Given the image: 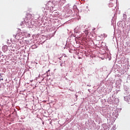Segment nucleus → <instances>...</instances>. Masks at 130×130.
Segmentation results:
<instances>
[{"mask_svg": "<svg viewBox=\"0 0 130 130\" xmlns=\"http://www.w3.org/2000/svg\"><path fill=\"white\" fill-rule=\"evenodd\" d=\"M13 37L15 38V39H16L17 40H19V39H20V38H19V35H18L13 36Z\"/></svg>", "mask_w": 130, "mask_h": 130, "instance_id": "20e7f679", "label": "nucleus"}, {"mask_svg": "<svg viewBox=\"0 0 130 130\" xmlns=\"http://www.w3.org/2000/svg\"><path fill=\"white\" fill-rule=\"evenodd\" d=\"M62 1H63L64 2V3H66V0H61Z\"/></svg>", "mask_w": 130, "mask_h": 130, "instance_id": "0eeeda50", "label": "nucleus"}, {"mask_svg": "<svg viewBox=\"0 0 130 130\" xmlns=\"http://www.w3.org/2000/svg\"><path fill=\"white\" fill-rule=\"evenodd\" d=\"M1 81H4V78H0V82Z\"/></svg>", "mask_w": 130, "mask_h": 130, "instance_id": "423d86ee", "label": "nucleus"}, {"mask_svg": "<svg viewBox=\"0 0 130 130\" xmlns=\"http://www.w3.org/2000/svg\"><path fill=\"white\" fill-rule=\"evenodd\" d=\"M63 1H62L61 0H60L59 1L56 2L54 3L55 6H58V7H61L63 6L64 4Z\"/></svg>", "mask_w": 130, "mask_h": 130, "instance_id": "f257e3e1", "label": "nucleus"}, {"mask_svg": "<svg viewBox=\"0 0 130 130\" xmlns=\"http://www.w3.org/2000/svg\"><path fill=\"white\" fill-rule=\"evenodd\" d=\"M33 46H32V47H33Z\"/></svg>", "mask_w": 130, "mask_h": 130, "instance_id": "9b49d317", "label": "nucleus"}, {"mask_svg": "<svg viewBox=\"0 0 130 130\" xmlns=\"http://www.w3.org/2000/svg\"><path fill=\"white\" fill-rule=\"evenodd\" d=\"M31 17H32V15L27 14V16H26V18L27 19V20H30L31 19Z\"/></svg>", "mask_w": 130, "mask_h": 130, "instance_id": "7ed1b4c3", "label": "nucleus"}, {"mask_svg": "<svg viewBox=\"0 0 130 130\" xmlns=\"http://www.w3.org/2000/svg\"><path fill=\"white\" fill-rule=\"evenodd\" d=\"M5 48H6V50H5V51H7V47H4L3 49H5Z\"/></svg>", "mask_w": 130, "mask_h": 130, "instance_id": "39448f33", "label": "nucleus"}, {"mask_svg": "<svg viewBox=\"0 0 130 130\" xmlns=\"http://www.w3.org/2000/svg\"><path fill=\"white\" fill-rule=\"evenodd\" d=\"M3 77L2 76V74L0 73V78H2Z\"/></svg>", "mask_w": 130, "mask_h": 130, "instance_id": "1a4fd4ad", "label": "nucleus"}, {"mask_svg": "<svg viewBox=\"0 0 130 130\" xmlns=\"http://www.w3.org/2000/svg\"><path fill=\"white\" fill-rule=\"evenodd\" d=\"M48 72H49V70H48Z\"/></svg>", "mask_w": 130, "mask_h": 130, "instance_id": "9d476101", "label": "nucleus"}, {"mask_svg": "<svg viewBox=\"0 0 130 130\" xmlns=\"http://www.w3.org/2000/svg\"><path fill=\"white\" fill-rule=\"evenodd\" d=\"M60 66L61 67H62V63H61L60 64Z\"/></svg>", "mask_w": 130, "mask_h": 130, "instance_id": "6e6552de", "label": "nucleus"}, {"mask_svg": "<svg viewBox=\"0 0 130 130\" xmlns=\"http://www.w3.org/2000/svg\"><path fill=\"white\" fill-rule=\"evenodd\" d=\"M125 100L128 103H130V98L129 96H126L124 97Z\"/></svg>", "mask_w": 130, "mask_h": 130, "instance_id": "f03ea898", "label": "nucleus"}]
</instances>
